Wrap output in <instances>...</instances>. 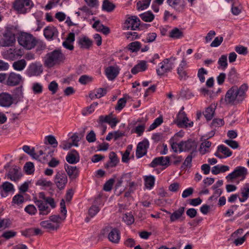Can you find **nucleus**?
Here are the masks:
<instances>
[{"label": "nucleus", "mask_w": 249, "mask_h": 249, "mask_svg": "<svg viewBox=\"0 0 249 249\" xmlns=\"http://www.w3.org/2000/svg\"><path fill=\"white\" fill-rule=\"evenodd\" d=\"M248 87L244 84L238 88L233 86L226 92L224 99V102L228 105H235L241 103L245 99Z\"/></svg>", "instance_id": "obj_1"}, {"label": "nucleus", "mask_w": 249, "mask_h": 249, "mask_svg": "<svg viewBox=\"0 0 249 249\" xmlns=\"http://www.w3.org/2000/svg\"><path fill=\"white\" fill-rule=\"evenodd\" d=\"M66 57L60 49H56L47 53L43 58L45 67L51 68L63 63Z\"/></svg>", "instance_id": "obj_2"}, {"label": "nucleus", "mask_w": 249, "mask_h": 249, "mask_svg": "<svg viewBox=\"0 0 249 249\" xmlns=\"http://www.w3.org/2000/svg\"><path fill=\"white\" fill-rule=\"evenodd\" d=\"M64 220L65 216L54 214L50 216L48 220L41 221L40 225L49 232L57 231L59 229L61 222Z\"/></svg>", "instance_id": "obj_3"}, {"label": "nucleus", "mask_w": 249, "mask_h": 249, "mask_svg": "<svg viewBox=\"0 0 249 249\" xmlns=\"http://www.w3.org/2000/svg\"><path fill=\"white\" fill-rule=\"evenodd\" d=\"M17 31V28L15 26L7 27L0 40V45L3 47L12 46L16 42L15 34Z\"/></svg>", "instance_id": "obj_4"}, {"label": "nucleus", "mask_w": 249, "mask_h": 249, "mask_svg": "<svg viewBox=\"0 0 249 249\" xmlns=\"http://www.w3.org/2000/svg\"><path fill=\"white\" fill-rule=\"evenodd\" d=\"M18 43L27 50H31L36 45L35 37L31 34L22 33L18 37Z\"/></svg>", "instance_id": "obj_5"}, {"label": "nucleus", "mask_w": 249, "mask_h": 249, "mask_svg": "<svg viewBox=\"0 0 249 249\" xmlns=\"http://www.w3.org/2000/svg\"><path fill=\"white\" fill-rule=\"evenodd\" d=\"M177 58L171 56L169 58L164 59L160 64V68L157 69V73L158 75L162 76L164 73L171 71L175 65Z\"/></svg>", "instance_id": "obj_6"}, {"label": "nucleus", "mask_w": 249, "mask_h": 249, "mask_svg": "<svg viewBox=\"0 0 249 249\" xmlns=\"http://www.w3.org/2000/svg\"><path fill=\"white\" fill-rule=\"evenodd\" d=\"M184 108V107H182L180 111L178 113L176 119L174 121V123L179 127L187 128L188 127H192L193 125V122L189 121L186 113L183 111Z\"/></svg>", "instance_id": "obj_7"}, {"label": "nucleus", "mask_w": 249, "mask_h": 249, "mask_svg": "<svg viewBox=\"0 0 249 249\" xmlns=\"http://www.w3.org/2000/svg\"><path fill=\"white\" fill-rule=\"evenodd\" d=\"M24 54L23 50L18 48H10L2 53L4 58L14 61L21 57Z\"/></svg>", "instance_id": "obj_8"}, {"label": "nucleus", "mask_w": 249, "mask_h": 249, "mask_svg": "<svg viewBox=\"0 0 249 249\" xmlns=\"http://www.w3.org/2000/svg\"><path fill=\"white\" fill-rule=\"evenodd\" d=\"M197 148V142L192 139H189L187 141H181L179 143L178 149L179 151H191V152H194L196 154Z\"/></svg>", "instance_id": "obj_9"}, {"label": "nucleus", "mask_w": 249, "mask_h": 249, "mask_svg": "<svg viewBox=\"0 0 249 249\" xmlns=\"http://www.w3.org/2000/svg\"><path fill=\"white\" fill-rule=\"evenodd\" d=\"M34 201L38 209L39 215H47L51 212L52 208L49 206L48 202L42 199L37 200L36 197L34 198Z\"/></svg>", "instance_id": "obj_10"}, {"label": "nucleus", "mask_w": 249, "mask_h": 249, "mask_svg": "<svg viewBox=\"0 0 249 249\" xmlns=\"http://www.w3.org/2000/svg\"><path fill=\"white\" fill-rule=\"evenodd\" d=\"M43 71L42 64L39 62L31 63L28 66L26 73L29 76H38Z\"/></svg>", "instance_id": "obj_11"}, {"label": "nucleus", "mask_w": 249, "mask_h": 249, "mask_svg": "<svg viewBox=\"0 0 249 249\" xmlns=\"http://www.w3.org/2000/svg\"><path fill=\"white\" fill-rule=\"evenodd\" d=\"M248 174L247 169L243 166H237L234 171L229 174L226 178L228 180H232L233 179L238 178H245L246 175Z\"/></svg>", "instance_id": "obj_12"}, {"label": "nucleus", "mask_w": 249, "mask_h": 249, "mask_svg": "<svg viewBox=\"0 0 249 249\" xmlns=\"http://www.w3.org/2000/svg\"><path fill=\"white\" fill-rule=\"evenodd\" d=\"M67 181V176L64 172L59 171L56 173L54 177V182L59 189H64Z\"/></svg>", "instance_id": "obj_13"}, {"label": "nucleus", "mask_w": 249, "mask_h": 249, "mask_svg": "<svg viewBox=\"0 0 249 249\" xmlns=\"http://www.w3.org/2000/svg\"><path fill=\"white\" fill-rule=\"evenodd\" d=\"M141 21L136 16L128 18L124 23V28L126 30H135L140 25Z\"/></svg>", "instance_id": "obj_14"}, {"label": "nucleus", "mask_w": 249, "mask_h": 249, "mask_svg": "<svg viewBox=\"0 0 249 249\" xmlns=\"http://www.w3.org/2000/svg\"><path fill=\"white\" fill-rule=\"evenodd\" d=\"M22 77L19 74H17L15 72H11L7 74V78L5 85L8 86L13 87L19 84Z\"/></svg>", "instance_id": "obj_15"}, {"label": "nucleus", "mask_w": 249, "mask_h": 249, "mask_svg": "<svg viewBox=\"0 0 249 249\" xmlns=\"http://www.w3.org/2000/svg\"><path fill=\"white\" fill-rule=\"evenodd\" d=\"M170 165V157H159L155 158L150 164L151 167H155L158 165L164 166L165 168L167 167Z\"/></svg>", "instance_id": "obj_16"}, {"label": "nucleus", "mask_w": 249, "mask_h": 249, "mask_svg": "<svg viewBox=\"0 0 249 249\" xmlns=\"http://www.w3.org/2000/svg\"><path fill=\"white\" fill-rule=\"evenodd\" d=\"M167 2L169 6L178 12H182L186 5L184 0H167Z\"/></svg>", "instance_id": "obj_17"}, {"label": "nucleus", "mask_w": 249, "mask_h": 249, "mask_svg": "<svg viewBox=\"0 0 249 249\" xmlns=\"http://www.w3.org/2000/svg\"><path fill=\"white\" fill-rule=\"evenodd\" d=\"M22 174L20 168L14 166L10 169L7 174V178L12 181H17L21 177Z\"/></svg>", "instance_id": "obj_18"}, {"label": "nucleus", "mask_w": 249, "mask_h": 249, "mask_svg": "<svg viewBox=\"0 0 249 249\" xmlns=\"http://www.w3.org/2000/svg\"><path fill=\"white\" fill-rule=\"evenodd\" d=\"M149 142L147 141H143L138 143L136 153L137 158H141L146 154Z\"/></svg>", "instance_id": "obj_19"}, {"label": "nucleus", "mask_w": 249, "mask_h": 249, "mask_svg": "<svg viewBox=\"0 0 249 249\" xmlns=\"http://www.w3.org/2000/svg\"><path fill=\"white\" fill-rule=\"evenodd\" d=\"M13 103L12 96L7 92L0 94V106L4 107H10Z\"/></svg>", "instance_id": "obj_20"}, {"label": "nucleus", "mask_w": 249, "mask_h": 249, "mask_svg": "<svg viewBox=\"0 0 249 249\" xmlns=\"http://www.w3.org/2000/svg\"><path fill=\"white\" fill-rule=\"evenodd\" d=\"M33 4L31 0H16L14 3V8L20 12H23L25 6H29Z\"/></svg>", "instance_id": "obj_21"}, {"label": "nucleus", "mask_w": 249, "mask_h": 249, "mask_svg": "<svg viewBox=\"0 0 249 249\" xmlns=\"http://www.w3.org/2000/svg\"><path fill=\"white\" fill-rule=\"evenodd\" d=\"M64 168L70 178L72 179H75L78 177L79 170L76 166H72L65 164Z\"/></svg>", "instance_id": "obj_22"}, {"label": "nucleus", "mask_w": 249, "mask_h": 249, "mask_svg": "<svg viewBox=\"0 0 249 249\" xmlns=\"http://www.w3.org/2000/svg\"><path fill=\"white\" fill-rule=\"evenodd\" d=\"M186 68V63L184 60H182L177 69V73L180 80H185L188 77L187 73L185 71Z\"/></svg>", "instance_id": "obj_23"}, {"label": "nucleus", "mask_w": 249, "mask_h": 249, "mask_svg": "<svg viewBox=\"0 0 249 249\" xmlns=\"http://www.w3.org/2000/svg\"><path fill=\"white\" fill-rule=\"evenodd\" d=\"M58 31L54 26H48L44 30L45 37L49 39H53V37L58 36Z\"/></svg>", "instance_id": "obj_24"}, {"label": "nucleus", "mask_w": 249, "mask_h": 249, "mask_svg": "<svg viewBox=\"0 0 249 249\" xmlns=\"http://www.w3.org/2000/svg\"><path fill=\"white\" fill-rule=\"evenodd\" d=\"M66 160L70 164H75L79 161V155L75 150H73L68 154Z\"/></svg>", "instance_id": "obj_25"}, {"label": "nucleus", "mask_w": 249, "mask_h": 249, "mask_svg": "<svg viewBox=\"0 0 249 249\" xmlns=\"http://www.w3.org/2000/svg\"><path fill=\"white\" fill-rule=\"evenodd\" d=\"M120 237L119 231L116 228L112 229L108 235L109 240L114 243H119Z\"/></svg>", "instance_id": "obj_26"}, {"label": "nucleus", "mask_w": 249, "mask_h": 249, "mask_svg": "<svg viewBox=\"0 0 249 249\" xmlns=\"http://www.w3.org/2000/svg\"><path fill=\"white\" fill-rule=\"evenodd\" d=\"M184 211L185 208L184 207H180L172 213L168 212V213L170 214V219L171 222H175L179 219L184 214Z\"/></svg>", "instance_id": "obj_27"}, {"label": "nucleus", "mask_w": 249, "mask_h": 249, "mask_svg": "<svg viewBox=\"0 0 249 249\" xmlns=\"http://www.w3.org/2000/svg\"><path fill=\"white\" fill-rule=\"evenodd\" d=\"M119 70L117 67L109 66L106 69V74L109 80H112L118 75Z\"/></svg>", "instance_id": "obj_28"}, {"label": "nucleus", "mask_w": 249, "mask_h": 249, "mask_svg": "<svg viewBox=\"0 0 249 249\" xmlns=\"http://www.w3.org/2000/svg\"><path fill=\"white\" fill-rule=\"evenodd\" d=\"M0 188L2 189L1 192V196L2 197H5L7 196L6 193L14 191L13 185L8 181L3 183Z\"/></svg>", "instance_id": "obj_29"}, {"label": "nucleus", "mask_w": 249, "mask_h": 249, "mask_svg": "<svg viewBox=\"0 0 249 249\" xmlns=\"http://www.w3.org/2000/svg\"><path fill=\"white\" fill-rule=\"evenodd\" d=\"M147 68V66L146 62L144 61H142L132 69L131 72L134 74H136L140 71H145Z\"/></svg>", "instance_id": "obj_30"}, {"label": "nucleus", "mask_w": 249, "mask_h": 249, "mask_svg": "<svg viewBox=\"0 0 249 249\" xmlns=\"http://www.w3.org/2000/svg\"><path fill=\"white\" fill-rule=\"evenodd\" d=\"M27 65L26 60L24 59H21L15 61L12 65L14 69L17 71H22L23 70Z\"/></svg>", "instance_id": "obj_31"}, {"label": "nucleus", "mask_w": 249, "mask_h": 249, "mask_svg": "<svg viewBox=\"0 0 249 249\" xmlns=\"http://www.w3.org/2000/svg\"><path fill=\"white\" fill-rule=\"evenodd\" d=\"M211 142L206 141L205 139L200 146L199 151L201 155H204L210 152V148L211 146Z\"/></svg>", "instance_id": "obj_32"}, {"label": "nucleus", "mask_w": 249, "mask_h": 249, "mask_svg": "<svg viewBox=\"0 0 249 249\" xmlns=\"http://www.w3.org/2000/svg\"><path fill=\"white\" fill-rule=\"evenodd\" d=\"M40 199L48 202L52 209H54L56 207L53 198L51 197H46L43 192H40L38 194V198H37V200Z\"/></svg>", "instance_id": "obj_33"}, {"label": "nucleus", "mask_w": 249, "mask_h": 249, "mask_svg": "<svg viewBox=\"0 0 249 249\" xmlns=\"http://www.w3.org/2000/svg\"><path fill=\"white\" fill-rule=\"evenodd\" d=\"M242 198H239L241 202H245L249 197V183H246L241 189Z\"/></svg>", "instance_id": "obj_34"}, {"label": "nucleus", "mask_w": 249, "mask_h": 249, "mask_svg": "<svg viewBox=\"0 0 249 249\" xmlns=\"http://www.w3.org/2000/svg\"><path fill=\"white\" fill-rule=\"evenodd\" d=\"M169 36L174 39H179L183 37V33L178 28H174L170 32Z\"/></svg>", "instance_id": "obj_35"}, {"label": "nucleus", "mask_w": 249, "mask_h": 249, "mask_svg": "<svg viewBox=\"0 0 249 249\" xmlns=\"http://www.w3.org/2000/svg\"><path fill=\"white\" fill-rule=\"evenodd\" d=\"M78 43L80 48L83 49H89L92 45V41L87 37L80 38Z\"/></svg>", "instance_id": "obj_36"}, {"label": "nucleus", "mask_w": 249, "mask_h": 249, "mask_svg": "<svg viewBox=\"0 0 249 249\" xmlns=\"http://www.w3.org/2000/svg\"><path fill=\"white\" fill-rule=\"evenodd\" d=\"M109 158L110 162L109 163H107L106 165V167H108V166H115L119 161L116 153L114 152H110L109 154Z\"/></svg>", "instance_id": "obj_37"}, {"label": "nucleus", "mask_w": 249, "mask_h": 249, "mask_svg": "<svg viewBox=\"0 0 249 249\" xmlns=\"http://www.w3.org/2000/svg\"><path fill=\"white\" fill-rule=\"evenodd\" d=\"M115 8V5L109 0H104L102 5V9L108 12H112Z\"/></svg>", "instance_id": "obj_38"}, {"label": "nucleus", "mask_w": 249, "mask_h": 249, "mask_svg": "<svg viewBox=\"0 0 249 249\" xmlns=\"http://www.w3.org/2000/svg\"><path fill=\"white\" fill-rule=\"evenodd\" d=\"M238 73L234 68H231L228 74V80L231 83H234L238 79Z\"/></svg>", "instance_id": "obj_39"}, {"label": "nucleus", "mask_w": 249, "mask_h": 249, "mask_svg": "<svg viewBox=\"0 0 249 249\" xmlns=\"http://www.w3.org/2000/svg\"><path fill=\"white\" fill-rule=\"evenodd\" d=\"M196 154H194V152H191L186 158L181 166V168L185 169L186 167H190L191 166L192 159L196 156Z\"/></svg>", "instance_id": "obj_40"}, {"label": "nucleus", "mask_w": 249, "mask_h": 249, "mask_svg": "<svg viewBox=\"0 0 249 249\" xmlns=\"http://www.w3.org/2000/svg\"><path fill=\"white\" fill-rule=\"evenodd\" d=\"M214 110L215 108L211 106L206 109L203 112V114L207 120L210 121L213 118L214 113Z\"/></svg>", "instance_id": "obj_41"}, {"label": "nucleus", "mask_w": 249, "mask_h": 249, "mask_svg": "<svg viewBox=\"0 0 249 249\" xmlns=\"http://www.w3.org/2000/svg\"><path fill=\"white\" fill-rule=\"evenodd\" d=\"M140 17L145 22H151L154 18V15L150 11L141 14Z\"/></svg>", "instance_id": "obj_42"}, {"label": "nucleus", "mask_w": 249, "mask_h": 249, "mask_svg": "<svg viewBox=\"0 0 249 249\" xmlns=\"http://www.w3.org/2000/svg\"><path fill=\"white\" fill-rule=\"evenodd\" d=\"M45 141L47 142H45L44 143L45 144L49 143L53 146V147H57L58 145V142L55 139V138L53 135H48L45 137Z\"/></svg>", "instance_id": "obj_43"}, {"label": "nucleus", "mask_w": 249, "mask_h": 249, "mask_svg": "<svg viewBox=\"0 0 249 249\" xmlns=\"http://www.w3.org/2000/svg\"><path fill=\"white\" fill-rule=\"evenodd\" d=\"M145 186L147 188L151 189L155 183V178L153 176H146L144 178Z\"/></svg>", "instance_id": "obj_44"}, {"label": "nucleus", "mask_w": 249, "mask_h": 249, "mask_svg": "<svg viewBox=\"0 0 249 249\" xmlns=\"http://www.w3.org/2000/svg\"><path fill=\"white\" fill-rule=\"evenodd\" d=\"M130 180V175L129 174H124L122 175L121 178L118 180V181L116 183V187H119L121 186L122 184L126 182L128 183Z\"/></svg>", "instance_id": "obj_45"}, {"label": "nucleus", "mask_w": 249, "mask_h": 249, "mask_svg": "<svg viewBox=\"0 0 249 249\" xmlns=\"http://www.w3.org/2000/svg\"><path fill=\"white\" fill-rule=\"evenodd\" d=\"M217 150L218 152H220L223 153L227 157L231 156L232 154V152L230 150V149L224 145H220L218 146Z\"/></svg>", "instance_id": "obj_46"}, {"label": "nucleus", "mask_w": 249, "mask_h": 249, "mask_svg": "<svg viewBox=\"0 0 249 249\" xmlns=\"http://www.w3.org/2000/svg\"><path fill=\"white\" fill-rule=\"evenodd\" d=\"M151 0H142L137 2V5L138 10H143L146 9L149 5Z\"/></svg>", "instance_id": "obj_47"}, {"label": "nucleus", "mask_w": 249, "mask_h": 249, "mask_svg": "<svg viewBox=\"0 0 249 249\" xmlns=\"http://www.w3.org/2000/svg\"><path fill=\"white\" fill-rule=\"evenodd\" d=\"M218 64L223 68V69H225L228 66L227 55H222L218 59Z\"/></svg>", "instance_id": "obj_48"}, {"label": "nucleus", "mask_w": 249, "mask_h": 249, "mask_svg": "<svg viewBox=\"0 0 249 249\" xmlns=\"http://www.w3.org/2000/svg\"><path fill=\"white\" fill-rule=\"evenodd\" d=\"M98 104L97 102H94L90 105L89 107H87L86 108V110H83L82 114L84 116L87 115L88 114H90L93 112L96 107L98 106Z\"/></svg>", "instance_id": "obj_49"}, {"label": "nucleus", "mask_w": 249, "mask_h": 249, "mask_svg": "<svg viewBox=\"0 0 249 249\" xmlns=\"http://www.w3.org/2000/svg\"><path fill=\"white\" fill-rule=\"evenodd\" d=\"M163 122V119L161 117H158L156 118L154 123L152 124L150 126H149L148 128V131H151L154 129H155L156 127H157L158 126H159Z\"/></svg>", "instance_id": "obj_50"}, {"label": "nucleus", "mask_w": 249, "mask_h": 249, "mask_svg": "<svg viewBox=\"0 0 249 249\" xmlns=\"http://www.w3.org/2000/svg\"><path fill=\"white\" fill-rule=\"evenodd\" d=\"M17 235V232L13 231H4L1 237L5 238L6 240H8L15 237Z\"/></svg>", "instance_id": "obj_51"}, {"label": "nucleus", "mask_w": 249, "mask_h": 249, "mask_svg": "<svg viewBox=\"0 0 249 249\" xmlns=\"http://www.w3.org/2000/svg\"><path fill=\"white\" fill-rule=\"evenodd\" d=\"M208 73V71L203 68L199 69L197 72V76L201 83L205 82V78L204 75Z\"/></svg>", "instance_id": "obj_52"}, {"label": "nucleus", "mask_w": 249, "mask_h": 249, "mask_svg": "<svg viewBox=\"0 0 249 249\" xmlns=\"http://www.w3.org/2000/svg\"><path fill=\"white\" fill-rule=\"evenodd\" d=\"M123 218L127 225H130L134 221L133 216L130 213H125Z\"/></svg>", "instance_id": "obj_53"}, {"label": "nucleus", "mask_w": 249, "mask_h": 249, "mask_svg": "<svg viewBox=\"0 0 249 249\" xmlns=\"http://www.w3.org/2000/svg\"><path fill=\"white\" fill-rule=\"evenodd\" d=\"M11 222L9 219L0 220V230H4L10 227Z\"/></svg>", "instance_id": "obj_54"}, {"label": "nucleus", "mask_w": 249, "mask_h": 249, "mask_svg": "<svg viewBox=\"0 0 249 249\" xmlns=\"http://www.w3.org/2000/svg\"><path fill=\"white\" fill-rule=\"evenodd\" d=\"M25 211L30 215H35L37 213L36 207L32 204L28 205L25 209Z\"/></svg>", "instance_id": "obj_55"}, {"label": "nucleus", "mask_w": 249, "mask_h": 249, "mask_svg": "<svg viewBox=\"0 0 249 249\" xmlns=\"http://www.w3.org/2000/svg\"><path fill=\"white\" fill-rule=\"evenodd\" d=\"M141 43L138 41H135L130 43L128 45V48L132 52H137L140 48Z\"/></svg>", "instance_id": "obj_56"}, {"label": "nucleus", "mask_w": 249, "mask_h": 249, "mask_svg": "<svg viewBox=\"0 0 249 249\" xmlns=\"http://www.w3.org/2000/svg\"><path fill=\"white\" fill-rule=\"evenodd\" d=\"M126 103V100L125 98L120 99L117 102L116 106L115 107V109L118 111L121 110L125 106Z\"/></svg>", "instance_id": "obj_57"}, {"label": "nucleus", "mask_w": 249, "mask_h": 249, "mask_svg": "<svg viewBox=\"0 0 249 249\" xmlns=\"http://www.w3.org/2000/svg\"><path fill=\"white\" fill-rule=\"evenodd\" d=\"M34 164L31 162H26L24 166V169L28 174H31L33 173L34 171Z\"/></svg>", "instance_id": "obj_58"}, {"label": "nucleus", "mask_w": 249, "mask_h": 249, "mask_svg": "<svg viewBox=\"0 0 249 249\" xmlns=\"http://www.w3.org/2000/svg\"><path fill=\"white\" fill-rule=\"evenodd\" d=\"M92 80V78L87 75H83L79 79V82L83 85H86L91 82Z\"/></svg>", "instance_id": "obj_59"}, {"label": "nucleus", "mask_w": 249, "mask_h": 249, "mask_svg": "<svg viewBox=\"0 0 249 249\" xmlns=\"http://www.w3.org/2000/svg\"><path fill=\"white\" fill-rule=\"evenodd\" d=\"M32 89L35 94H39L42 92L43 87L40 83H35L33 84Z\"/></svg>", "instance_id": "obj_60"}, {"label": "nucleus", "mask_w": 249, "mask_h": 249, "mask_svg": "<svg viewBox=\"0 0 249 249\" xmlns=\"http://www.w3.org/2000/svg\"><path fill=\"white\" fill-rule=\"evenodd\" d=\"M24 201V198L23 196L21 195H17L13 198L12 202L15 204L20 205L22 204Z\"/></svg>", "instance_id": "obj_61"}, {"label": "nucleus", "mask_w": 249, "mask_h": 249, "mask_svg": "<svg viewBox=\"0 0 249 249\" xmlns=\"http://www.w3.org/2000/svg\"><path fill=\"white\" fill-rule=\"evenodd\" d=\"M58 89V84L54 81L51 82L48 86V89L50 91L52 92L53 94H55L56 92Z\"/></svg>", "instance_id": "obj_62"}, {"label": "nucleus", "mask_w": 249, "mask_h": 249, "mask_svg": "<svg viewBox=\"0 0 249 249\" xmlns=\"http://www.w3.org/2000/svg\"><path fill=\"white\" fill-rule=\"evenodd\" d=\"M235 51L240 54L246 55L248 53L247 48L241 45L236 46Z\"/></svg>", "instance_id": "obj_63"}, {"label": "nucleus", "mask_w": 249, "mask_h": 249, "mask_svg": "<svg viewBox=\"0 0 249 249\" xmlns=\"http://www.w3.org/2000/svg\"><path fill=\"white\" fill-rule=\"evenodd\" d=\"M100 211V209L98 207L93 205L90 207L89 210V214L91 217H92L95 216Z\"/></svg>", "instance_id": "obj_64"}]
</instances>
